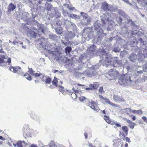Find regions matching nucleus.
<instances>
[{
	"label": "nucleus",
	"mask_w": 147,
	"mask_h": 147,
	"mask_svg": "<svg viewBox=\"0 0 147 147\" xmlns=\"http://www.w3.org/2000/svg\"><path fill=\"white\" fill-rule=\"evenodd\" d=\"M96 67V65H93L88 70L84 71L83 73L80 72L78 73V76H86L89 77H92L96 75L97 73L95 69Z\"/></svg>",
	"instance_id": "f257e3e1"
},
{
	"label": "nucleus",
	"mask_w": 147,
	"mask_h": 147,
	"mask_svg": "<svg viewBox=\"0 0 147 147\" xmlns=\"http://www.w3.org/2000/svg\"><path fill=\"white\" fill-rule=\"evenodd\" d=\"M45 49L46 50L47 52L51 55L57 60L60 61H62L63 60V56L62 55V53L59 52L58 51H51L47 49L46 47Z\"/></svg>",
	"instance_id": "f03ea898"
},
{
	"label": "nucleus",
	"mask_w": 147,
	"mask_h": 147,
	"mask_svg": "<svg viewBox=\"0 0 147 147\" xmlns=\"http://www.w3.org/2000/svg\"><path fill=\"white\" fill-rule=\"evenodd\" d=\"M131 81L130 76L126 74L121 76L119 79L118 82L120 85L125 86L128 83Z\"/></svg>",
	"instance_id": "7ed1b4c3"
},
{
	"label": "nucleus",
	"mask_w": 147,
	"mask_h": 147,
	"mask_svg": "<svg viewBox=\"0 0 147 147\" xmlns=\"http://www.w3.org/2000/svg\"><path fill=\"white\" fill-rule=\"evenodd\" d=\"M119 76L118 72L114 70H111L105 74V77L109 80L116 79Z\"/></svg>",
	"instance_id": "20e7f679"
},
{
	"label": "nucleus",
	"mask_w": 147,
	"mask_h": 147,
	"mask_svg": "<svg viewBox=\"0 0 147 147\" xmlns=\"http://www.w3.org/2000/svg\"><path fill=\"white\" fill-rule=\"evenodd\" d=\"M38 78H40L42 81H45V83L47 84V86H50V88H51V83H50L51 82V79L50 78L44 76L39 72V73H37V79Z\"/></svg>",
	"instance_id": "39448f33"
},
{
	"label": "nucleus",
	"mask_w": 147,
	"mask_h": 147,
	"mask_svg": "<svg viewBox=\"0 0 147 147\" xmlns=\"http://www.w3.org/2000/svg\"><path fill=\"white\" fill-rule=\"evenodd\" d=\"M3 59H7L6 56L4 55H0V66H6L7 63H8L9 65H10L11 62V58H8L6 62L4 61Z\"/></svg>",
	"instance_id": "423d86ee"
},
{
	"label": "nucleus",
	"mask_w": 147,
	"mask_h": 147,
	"mask_svg": "<svg viewBox=\"0 0 147 147\" xmlns=\"http://www.w3.org/2000/svg\"><path fill=\"white\" fill-rule=\"evenodd\" d=\"M101 61L102 63H104L107 65H109V64H111V62L106 53H104L103 54L102 58H101Z\"/></svg>",
	"instance_id": "0eeeda50"
},
{
	"label": "nucleus",
	"mask_w": 147,
	"mask_h": 147,
	"mask_svg": "<svg viewBox=\"0 0 147 147\" xmlns=\"http://www.w3.org/2000/svg\"><path fill=\"white\" fill-rule=\"evenodd\" d=\"M102 7L103 9L106 11H110L111 12H113L114 11L113 7L111 5H109L106 2H104L103 3Z\"/></svg>",
	"instance_id": "6e6552de"
},
{
	"label": "nucleus",
	"mask_w": 147,
	"mask_h": 147,
	"mask_svg": "<svg viewBox=\"0 0 147 147\" xmlns=\"http://www.w3.org/2000/svg\"><path fill=\"white\" fill-rule=\"evenodd\" d=\"M96 48V46L94 45H92L91 46L87 49L88 54L92 55H95L97 52Z\"/></svg>",
	"instance_id": "1a4fd4ad"
},
{
	"label": "nucleus",
	"mask_w": 147,
	"mask_h": 147,
	"mask_svg": "<svg viewBox=\"0 0 147 147\" xmlns=\"http://www.w3.org/2000/svg\"><path fill=\"white\" fill-rule=\"evenodd\" d=\"M88 106L90 108L96 111V112L98 111L99 108L96 102L92 101L89 103Z\"/></svg>",
	"instance_id": "9d476101"
},
{
	"label": "nucleus",
	"mask_w": 147,
	"mask_h": 147,
	"mask_svg": "<svg viewBox=\"0 0 147 147\" xmlns=\"http://www.w3.org/2000/svg\"><path fill=\"white\" fill-rule=\"evenodd\" d=\"M124 18V21L126 24H129L133 26L135 25V23L130 19V17L127 15H125L123 17Z\"/></svg>",
	"instance_id": "9b49d317"
},
{
	"label": "nucleus",
	"mask_w": 147,
	"mask_h": 147,
	"mask_svg": "<svg viewBox=\"0 0 147 147\" xmlns=\"http://www.w3.org/2000/svg\"><path fill=\"white\" fill-rule=\"evenodd\" d=\"M113 100L117 102H122L124 101V100L122 97L117 95H114L113 96Z\"/></svg>",
	"instance_id": "f8f14e48"
},
{
	"label": "nucleus",
	"mask_w": 147,
	"mask_h": 147,
	"mask_svg": "<svg viewBox=\"0 0 147 147\" xmlns=\"http://www.w3.org/2000/svg\"><path fill=\"white\" fill-rule=\"evenodd\" d=\"M128 59L130 61L134 62L136 59L137 56L134 53H132L130 55Z\"/></svg>",
	"instance_id": "ddd939ff"
},
{
	"label": "nucleus",
	"mask_w": 147,
	"mask_h": 147,
	"mask_svg": "<svg viewBox=\"0 0 147 147\" xmlns=\"http://www.w3.org/2000/svg\"><path fill=\"white\" fill-rule=\"evenodd\" d=\"M97 33L98 35V38H102L104 36H105L106 35V34L104 33L103 32V31L101 28L99 29L98 31H97Z\"/></svg>",
	"instance_id": "4468645a"
},
{
	"label": "nucleus",
	"mask_w": 147,
	"mask_h": 147,
	"mask_svg": "<svg viewBox=\"0 0 147 147\" xmlns=\"http://www.w3.org/2000/svg\"><path fill=\"white\" fill-rule=\"evenodd\" d=\"M25 126H27V128H28V125H25ZM24 135H26V136L28 137H30L31 136V130L28 128H27L24 131V132L23 133Z\"/></svg>",
	"instance_id": "2eb2a0df"
},
{
	"label": "nucleus",
	"mask_w": 147,
	"mask_h": 147,
	"mask_svg": "<svg viewBox=\"0 0 147 147\" xmlns=\"http://www.w3.org/2000/svg\"><path fill=\"white\" fill-rule=\"evenodd\" d=\"M101 21L102 23L105 24L106 23V22L108 21H110L112 20V19H111V17H107L106 16H102L101 17Z\"/></svg>",
	"instance_id": "dca6fc26"
},
{
	"label": "nucleus",
	"mask_w": 147,
	"mask_h": 147,
	"mask_svg": "<svg viewBox=\"0 0 147 147\" xmlns=\"http://www.w3.org/2000/svg\"><path fill=\"white\" fill-rule=\"evenodd\" d=\"M91 21V18H88V19H83L82 22L83 25H87L90 23Z\"/></svg>",
	"instance_id": "f3484780"
},
{
	"label": "nucleus",
	"mask_w": 147,
	"mask_h": 147,
	"mask_svg": "<svg viewBox=\"0 0 147 147\" xmlns=\"http://www.w3.org/2000/svg\"><path fill=\"white\" fill-rule=\"evenodd\" d=\"M94 29L95 30H97L100 27V24L99 21H96L94 24Z\"/></svg>",
	"instance_id": "a211bd4d"
},
{
	"label": "nucleus",
	"mask_w": 147,
	"mask_h": 147,
	"mask_svg": "<svg viewBox=\"0 0 147 147\" xmlns=\"http://www.w3.org/2000/svg\"><path fill=\"white\" fill-rule=\"evenodd\" d=\"M114 59L115 60V63L114 65V66H115V65L116 64H118V65L119 66H122V61L121 60H118L117 59L118 57H114Z\"/></svg>",
	"instance_id": "6ab92c4d"
},
{
	"label": "nucleus",
	"mask_w": 147,
	"mask_h": 147,
	"mask_svg": "<svg viewBox=\"0 0 147 147\" xmlns=\"http://www.w3.org/2000/svg\"><path fill=\"white\" fill-rule=\"evenodd\" d=\"M16 7V6L13 4L12 3H10L8 7V9L9 11H13Z\"/></svg>",
	"instance_id": "aec40b11"
},
{
	"label": "nucleus",
	"mask_w": 147,
	"mask_h": 147,
	"mask_svg": "<svg viewBox=\"0 0 147 147\" xmlns=\"http://www.w3.org/2000/svg\"><path fill=\"white\" fill-rule=\"evenodd\" d=\"M115 19L116 21L119 24H121L123 20L121 16H117V17H115Z\"/></svg>",
	"instance_id": "412c9836"
},
{
	"label": "nucleus",
	"mask_w": 147,
	"mask_h": 147,
	"mask_svg": "<svg viewBox=\"0 0 147 147\" xmlns=\"http://www.w3.org/2000/svg\"><path fill=\"white\" fill-rule=\"evenodd\" d=\"M44 30L42 28H40L38 30H37V34L40 36L42 35V34H44Z\"/></svg>",
	"instance_id": "4be33fe9"
},
{
	"label": "nucleus",
	"mask_w": 147,
	"mask_h": 147,
	"mask_svg": "<svg viewBox=\"0 0 147 147\" xmlns=\"http://www.w3.org/2000/svg\"><path fill=\"white\" fill-rule=\"evenodd\" d=\"M55 32L57 34H61L62 33V28L61 27H59V28H55Z\"/></svg>",
	"instance_id": "5701e85b"
},
{
	"label": "nucleus",
	"mask_w": 147,
	"mask_h": 147,
	"mask_svg": "<svg viewBox=\"0 0 147 147\" xmlns=\"http://www.w3.org/2000/svg\"><path fill=\"white\" fill-rule=\"evenodd\" d=\"M54 11L55 12V16L56 18L59 17L61 16V14L57 10V8H55L54 9Z\"/></svg>",
	"instance_id": "b1692460"
},
{
	"label": "nucleus",
	"mask_w": 147,
	"mask_h": 147,
	"mask_svg": "<svg viewBox=\"0 0 147 147\" xmlns=\"http://www.w3.org/2000/svg\"><path fill=\"white\" fill-rule=\"evenodd\" d=\"M28 69H29L28 70V72L32 76H37V73H34V71L31 68L30 69L29 67H28Z\"/></svg>",
	"instance_id": "393cba45"
},
{
	"label": "nucleus",
	"mask_w": 147,
	"mask_h": 147,
	"mask_svg": "<svg viewBox=\"0 0 147 147\" xmlns=\"http://www.w3.org/2000/svg\"><path fill=\"white\" fill-rule=\"evenodd\" d=\"M132 113H134L138 114L139 115H141L143 113V112L142 110L140 109L138 110H132Z\"/></svg>",
	"instance_id": "a878e982"
},
{
	"label": "nucleus",
	"mask_w": 147,
	"mask_h": 147,
	"mask_svg": "<svg viewBox=\"0 0 147 147\" xmlns=\"http://www.w3.org/2000/svg\"><path fill=\"white\" fill-rule=\"evenodd\" d=\"M71 50V48L69 47H67L65 49V52L67 54H69Z\"/></svg>",
	"instance_id": "bb28decb"
},
{
	"label": "nucleus",
	"mask_w": 147,
	"mask_h": 147,
	"mask_svg": "<svg viewBox=\"0 0 147 147\" xmlns=\"http://www.w3.org/2000/svg\"><path fill=\"white\" fill-rule=\"evenodd\" d=\"M121 111H125V113L127 114H129L130 112L132 113V110L130 108H126L121 109Z\"/></svg>",
	"instance_id": "cd10ccee"
},
{
	"label": "nucleus",
	"mask_w": 147,
	"mask_h": 147,
	"mask_svg": "<svg viewBox=\"0 0 147 147\" xmlns=\"http://www.w3.org/2000/svg\"><path fill=\"white\" fill-rule=\"evenodd\" d=\"M118 13L119 14V16H120L121 17L122 16L123 17L125 16V15H126L124 11L121 10H119Z\"/></svg>",
	"instance_id": "c85d7f7f"
},
{
	"label": "nucleus",
	"mask_w": 147,
	"mask_h": 147,
	"mask_svg": "<svg viewBox=\"0 0 147 147\" xmlns=\"http://www.w3.org/2000/svg\"><path fill=\"white\" fill-rule=\"evenodd\" d=\"M80 14L83 17V19H88V18H91L86 13L84 12H81Z\"/></svg>",
	"instance_id": "c756f323"
},
{
	"label": "nucleus",
	"mask_w": 147,
	"mask_h": 147,
	"mask_svg": "<svg viewBox=\"0 0 147 147\" xmlns=\"http://www.w3.org/2000/svg\"><path fill=\"white\" fill-rule=\"evenodd\" d=\"M80 14L83 17V19H88V18H91L86 13L84 12H81Z\"/></svg>",
	"instance_id": "7c9ffc66"
},
{
	"label": "nucleus",
	"mask_w": 147,
	"mask_h": 147,
	"mask_svg": "<svg viewBox=\"0 0 147 147\" xmlns=\"http://www.w3.org/2000/svg\"><path fill=\"white\" fill-rule=\"evenodd\" d=\"M45 5L48 11H50L52 10V7L51 5L49 4L48 3H46Z\"/></svg>",
	"instance_id": "2f4dec72"
},
{
	"label": "nucleus",
	"mask_w": 147,
	"mask_h": 147,
	"mask_svg": "<svg viewBox=\"0 0 147 147\" xmlns=\"http://www.w3.org/2000/svg\"><path fill=\"white\" fill-rule=\"evenodd\" d=\"M122 129L123 131L127 135L128 132V129L126 126H124L122 127L121 128Z\"/></svg>",
	"instance_id": "473e14b6"
},
{
	"label": "nucleus",
	"mask_w": 147,
	"mask_h": 147,
	"mask_svg": "<svg viewBox=\"0 0 147 147\" xmlns=\"http://www.w3.org/2000/svg\"><path fill=\"white\" fill-rule=\"evenodd\" d=\"M69 17H70L73 19H77L79 18V17L76 14H71L69 15Z\"/></svg>",
	"instance_id": "72a5a7b5"
},
{
	"label": "nucleus",
	"mask_w": 147,
	"mask_h": 147,
	"mask_svg": "<svg viewBox=\"0 0 147 147\" xmlns=\"http://www.w3.org/2000/svg\"><path fill=\"white\" fill-rule=\"evenodd\" d=\"M22 15L23 18L27 21L28 18L27 17L29 15V13L27 12H25L23 13Z\"/></svg>",
	"instance_id": "f704fd0d"
},
{
	"label": "nucleus",
	"mask_w": 147,
	"mask_h": 147,
	"mask_svg": "<svg viewBox=\"0 0 147 147\" xmlns=\"http://www.w3.org/2000/svg\"><path fill=\"white\" fill-rule=\"evenodd\" d=\"M71 97L72 99H75L77 97V94L74 92H71Z\"/></svg>",
	"instance_id": "c9c22d12"
},
{
	"label": "nucleus",
	"mask_w": 147,
	"mask_h": 147,
	"mask_svg": "<svg viewBox=\"0 0 147 147\" xmlns=\"http://www.w3.org/2000/svg\"><path fill=\"white\" fill-rule=\"evenodd\" d=\"M58 82V79L55 77V79L52 82V84L56 86H57V83Z\"/></svg>",
	"instance_id": "e433bc0d"
},
{
	"label": "nucleus",
	"mask_w": 147,
	"mask_h": 147,
	"mask_svg": "<svg viewBox=\"0 0 147 147\" xmlns=\"http://www.w3.org/2000/svg\"><path fill=\"white\" fill-rule=\"evenodd\" d=\"M24 76H25L26 78L27 79V80H31V76L28 73H26L24 75Z\"/></svg>",
	"instance_id": "4c0bfd02"
},
{
	"label": "nucleus",
	"mask_w": 147,
	"mask_h": 147,
	"mask_svg": "<svg viewBox=\"0 0 147 147\" xmlns=\"http://www.w3.org/2000/svg\"><path fill=\"white\" fill-rule=\"evenodd\" d=\"M62 13L65 16H67L69 17V15H70L69 13L67 12V11L66 10H63L62 11Z\"/></svg>",
	"instance_id": "58836bf2"
},
{
	"label": "nucleus",
	"mask_w": 147,
	"mask_h": 147,
	"mask_svg": "<svg viewBox=\"0 0 147 147\" xmlns=\"http://www.w3.org/2000/svg\"><path fill=\"white\" fill-rule=\"evenodd\" d=\"M144 70V71H145L147 72V67H146L145 69H143L142 70H140V71H139V70L137 71V73H138L141 74L143 72V71Z\"/></svg>",
	"instance_id": "ea45409f"
},
{
	"label": "nucleus",
	"mask_w": 147,
	"mask_h": 147,
	"mask_svg": "<svg viewBox=\"0 0 147 147\" xmlns=\"http://www.w3.org/2000/svg\"><path fill=\"white\" fill-rule=\"evenodd\" d=\"M17 146L18 147H23V145L22 144V141H18L16 143Z\"/></svg>",
	"instance_id": "a19ab883"
},
{
	"label": "nucleus",
	"mask_w": 147,
	"mask_h": 147,
	"mask_svg": "<svg viewBox=\"0 0 147 147\" xmlns=\"http://www.w3.org/2000/svg\"><path fill=\"white\" fill-rule=\"evenodd\" d=\"M93 88L94 89H96L99 86V84L97 82H94L93 84Z\"/></svg>",
	"instance_id": "79ce46f5"
},
{
	"label": "nucleus",
	"mask_w": 147,
	"mask_h": 147,
	"mask_svg": "<svg viewBox=\"0 0 147 147\" xmlns=\"http://www.w3.org/2000/svg\"><path fill=\"white\" fill-rule=\"evenodd\" d=\"M86 97L83 96H80L79 97V99L82 102L84 100L86 99Z\"/></svg>",
	"instance_id": "37998d69"
},
{
	"label": "nucleus",
	"mask_w": 147,
	"mask_h": 147,
	"mask_svg": "<svg viewBox=\"0 0 147 147\" xmlns=\"http://www.w3.org/2000/svg\"><path fill=\"white\" fill-rule=\"evenodd\" d=\"M80 59H81V61L83 62H84V61H87L86 57H84V56H83L82 55L81 57H80Z\"/></svg>",
	"instance_id": "c03bdc74"
},
{
	"label": "nucleus",
	"mask_w": 147,
	"mask_h": 147,
	"mask_svg": "<svg viewBox=\"0 0 147 147\" xmlns=\"http://www.w3.org/2000/svg\"><path fill=\"white\" fill-rule=\"evenodd\" d=\"M104 117H105L104 119L105 121H106V122L109 123H110L111 120L109 119V117L106 116V115H105Z\"/></svg>",
	"instance_id": "a18cd8bd"
},
{
	"label": "nucleus",
	"mask_w": 147,
	"mask_h": 147,
	"mask_svg": "<svg viewBox=\"0 0 147 147\" xmlns=\"http://www.w3.org/2000/svg\"><path fill=\"white\" fill-rule=\"evenodd\" d=\"M134 124L135 123L132 122L129 124V126L130 128L133 129L134 126Z\"/></svg>",
	"instance_id": "49530a36"
},
{
	"label": "nucleus",
	"mask_w": 147,
	"mask_h": 147,
	"mask_svg": "<svg viewBox=\"0 0 147 147\" xmlns=\"http://www.w3.org/2000/svg\"><path fill=\"white\" fill-rule=\"evenodd\" d=\"M143 55L144 57L147 58V49H144L143 51Z\"/></svg>",
	"instance_id": "de8ad7c7"
},
{
	"label": "nucleus",
	"mask_w": 147,
	"mask_h": 147,
	"mask_svg": "<svg viewBox=\"0 0 147 147\" xmlns=\"http://www.w3.org/2000/svg\"><path fill=\"white\" fill-rule=\"evenodd\" d=\"M124 138H123V140H125L126 142H128L129 143H130L131 142V141L130 140V139L128 138V137H126L124 136Z\"/></svg>",
	"instance_id": "09e8293b"
},
{
	"label": "nucleus",
	"mask_w": 147,
	"mask_h": 147,
	"mask_svg": "<svg viewBox=\"0 0 147 147\" xmlns=\"http://www.w3.org/2000/svg\"><path fill=\"white\" fill-rule=\"evenodd\" d=\"M67 7L68 8L69 10L71 11H73L76 9L74 7L69 6L68 5H67Z\"/></svg>",
	"instance_id": "8fccbe9b"
},
{
	"label": "nucleus",
	"mask_w": 147,
	"mask_h": 147,
	"mask_svg": "<svg viewBox=\"0 0 147 147\" xmlns=\"http://www.w3.org/2000/svg\"><path fill=\"white\" fill-rule=\"evenodd\" d=\"M18 69H21V68L19 66L18 67H14V69L13 72L14 73H17Z\"/></svg>",
	"instance_id": "3c124183"
},
{
	"label": "nucleus",
	"mask_w": 147,
	"mask_h": 147,
	"mask_svg": "<svg viewBox=\"0 0 147 147\" xmlns=\"http://www.w3.org/2000/svg\"><path fill=\"white\" fill-rule=\"evenodd\" d=\"M85 32H87L88 31H91V28L89 27H86L84 28L83 30Z\"/></svg>",
	"instance_id": "603ef678"
},
{
	"label": "nucleus",
	"mask_w": 147,
	"mask_h": 147,
	"mask_svg": "<svg viewBox=\"0 0 147 147\" xmlns=\"http://www.w3.org/2000/svg\"><path fill=\"white\" fill-rule=\"evenodd\" d=\"M99 92H100V93H104L105 91L103 90V88L102 87H100V88L99 89Z\"/></svg>",
	"instance_id": "864d4df0"
},
{
	"label": "nucleus",
	"mask_w": 147,
	"mask_h": 147,
	"mask_svg": "<svg viewBox=\"0 0 147 147\" xmlns=\"http://www.w3.org/2000/svg\"><path fill=\"white\" fill-rule=\"evenodd\" d=\"M113 51L115 53L119 52L120 51V49H119L118 47H115L113 50Z\"/></svg>",
	"instance_id": "5fc2aeb1"
},
{
	"label": "nucleus",
	"mask_w": 147,
	"mask_h": 147,
	"mask_svg": "<svg viewBox=\"0 0 147 147\" xmlns=\"http://www.w3.org/2000/svg\"><path fill=\"white\" fill-rule=\"evenodd\" d=\"M142 119L147 124V118L146 117L143 116L142 117Z\"/></svg>",
	"instance_id": "6e6d98bb"
},
{
	"label": "nucleus",
	"mask_w": 147,
	"mask_h": 147,
	"mask_svg": "<svg viewBox=\"0 0 147 147\" xmlns=\"http://www.w3.org/2000/svg\"><path fill=\"white\" fill-rule=\"evenodd\" d=\"M73 91L75 92L76 94L80 93V92H81L80 91L75 90L74 88H73Z\"/></svg>",
	"instance_id": "4d7b16f0"
},
{
	"label": "nucleus",
	"mask_w": 147,
	"mask_h": 147,
	"mask_svg": "<svg viewBox=\"0 0 147 147\" xmlns=\"http://www.w3.org/2000/svg\"><path fill=\"white\" fill-rule=\"evenodd\" d=\"M99 97L100 98V99L102 100H105L106 99L104 98L102 95H99Z\"/></svg>",
	"instance_id": "13d9d810"
},
{
	"label": "nucleus",
	"mask_w": 147,
	"mask_h": 147,
	"mask_svg": "<svg viewBox=\"0 0 147 147\" xmlns=\"http://www.w3.org/2000/svg\"><path fill=\"white\" fill-rule=\"evenodd\" d=\"M132 34H134L135 35L137 34L140 35V34H142V33L140 32H132Z\"/></svg>",
	"instance_id": "bf43d9fd"
},
{
	"label": "nucleus",
	"mask_w": 147,
	"mask_h": 147,
	"mask_svg": "<svg viewBox=\"0 0 147 147\" xmlns=\"http://www.w3.org/2000/svg\"><path fill=\"white\" fill-rule=\"evenodd\" d=\"M20 42L19 41L15 40L13 41V44L14 45H16L17 44L20 43Z\"/></svg>",
	"instance_id": "052dcab7"
},
{
	"label": "nucleus",
	"mask_w": 147,
	"mask_h": 147,
	"mask_svg": "<svg viewBox=\"0 0 147 147\" xmlns=\"http://www.w3.org/2000/svg\"><path fill=\"white\" fill-rule=\"evenodd\" d=\"M105 100H106L105 102L107 103L108 104H109L110 105H111L112 102H111L109 99H106Z\"/></svg>",
	"instance_id": "680f3d73"
},
{
	"label": "nucleus",
	"mask_w": 147,
	"mask_h": 147,
	"mask_svg": "<svg viewBox=\"0 0 147 147\" xmlns=\"http://www.w3.org/2000/svg\"><path fill=\"white\" fill-rule=\"evenodd\" d=\"M105 100H106L105 102L107 103L108 104H109L110 105H111L112 102H111L109 99H106Z\"/></svg>",
	"instance_id": "e2e57ef3"
},
{
	"label": "nucleus",
	"mask_w": 147,
	"mask_h": 147,
	"mask_svg": "<svg viewBox=\"0 0 147 147\" xmlns=\"http://www.w3.org/2000/svg\"><path fill=\"white\" fill-rule=\"evenodd\" d=\"M105 100H106L105 102L107 103L108 104H109L110 105H111L112 102H111L109 99H106Z\"/></svg>",
	"instance_id": "0e129e2a"
},
{
	"label": "nucleus",
	"mask_w": 147,
	"mask_h": 147,
	"mask_svg": "<svg viewBox=\"0 0 147 147\" xmlns=\"http://www.w3.org/2000/svg\"><path fill=\"white\" fill-rule=\"evenodd\" d=\"M116 122V121H111L110 123H109V124H111L112 125H115Z\"/></svg>",
	"instance_id": "69168bd1"
},
{
	"label": "nucleus",
	"mask_w": 147,
	"mask_h": 147,
	"mask_svg": "<svg viewBox=\"0 0 147 147\" xmlns=\"http://www.w3.org/2000/svg\"><path fill=\"white\" fill-rule=\"evenodd\" d=\"M115 40V38L114 37H111L108 39L107 41L108 42L111 41L112 40Z\"/></svg>",
	"instance_id": "338daca9"
},
{
	"label": "nucleus",
	"mask_w": 147,
	"mask_h": 147,
	"mask_svg": "<svg viewBox=\"0 0 147 147\" xmlns=\"http://www.w3.org/2000/svg\"><path fill=\"white\" fill-rule=\"evenodd\" d=\"M64 87L62 86H60L59 88V90L60 91V92H62L63 91V90H64Z\"/></svg>",
	"instance_id": "774afa93"
}]
</instances>
